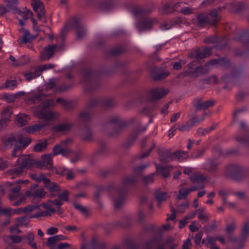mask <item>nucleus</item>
Masks as SVG:
<instances>
[{"mask_svg": "<svg viewBox=\"0 0 249 249\" xmlns=\"http://www.w3.org/2000/svg\"><path fill=\"white\" fill-rule=\"evenodd\" d=\"M108 124H113L115 126L118 127L117 130L114 132L115 134L120 133L123 127H126L128 124L126 121L122 120V118L118 116H115L112 118L108 122Z\"/></svg>", "mask_w": 249, "mask_h": 249, "instance_id": "14", "label": "nucleus"}, {"mask_svg": "<svg viewBox=\"0 0 249 249\" xmlns=\"http://www.w3.org/2000/svg\"><path fill=\"white\" fill-rule=\"evenodd\" d=\"M212 53V48L206 47L203 51L201 50L199 48L196 49L194 52L189 53V56L192 58H196V59H201L210 56Z\"/></svg>", "mask_w": 249, "mask_h": 249, "instance_id": "10", "label": "nucleus"}, {"mask_svg": "<svg viewBox=\"0 0 249 249\" xmlns=\"http://www.w3.org/2000/svg\"><path fill=\"white\" fill-rule=\"evenodd\" d=\"M156 168V172L160 174L164 178H167L170 176V167H166L164 166H159L157 163H155Z\"/></svg>", "mask_w": 249, "mask_h": 249, "instance_id": "26", "label": "nucleus"}, {"mask_svg": "<svg viewBox=\"0 0 249 249\" xmlns=\"http://www.w3.org/2000/svg\"><path fill=\"white\" fill-rule=\"evenodd\" d=\"M16 221L18 222V223L15 224L16 227L21 226L22 225L27 226L29 222V220L27 219L26 216L18 217L17 218Z\"/></svg>", "mask_w": 249, "mask_h": 249, "instance_id": "53", "label": "nucleus"}, {"mask_svg": "<svg viewBox=\"0 0 249 249\" xmlns=\"http://www.w3.org/2000/svg\"><path fill=\"white\" fill-rule=\"evenodd\" d=\"M23 238L27 239L28 240V245H30L33 249H37L36 243L34 242V240L35 239V234L33 232H28L26 236L23 237Z\"/></svg>", "mask_w": 249, "mask_h": 249, "instance_id": "35", "label": "nucleus"}, {"mask_svg": "<svg viewBox=\"0 0 249 249\" xmlns=\"http://www.w3.org/2000/svg\"><path fill=\"white\" fill-rule=\"evenodd\" d=\"M218 64L223 67L228 68L230 66V61L225 57H222L218 59Z\"/></svg>", "mask_w": 249, "mask_h": 249, "instance_id": "59", "label": "nucleus"}, {"mask_svg": "<svg viewBox=\"0 0 249 249\" xmlns=\"http://www.w3.org/2000/svg\"><path fill=\"white\" fill-rule=\"evenodd\" d=\"M157 175V173H154L147 176H143L142 175V182L145 185H147L149 184L152 183L154 181V178Z\"/></svg>", "mask_w": 249, "mask_h": 249, "instance_id": "37", "label": "nucleus"}, {"mask_svg": "<svg viewBox=\"0 0 249 249\" xmlns=\"http://www.w3.org/2000/svg\"><path fill=\"white\" fill-rule=\"evenodd\" d=\"M168 92V89L165 90L162 88L154 89L148 92L147 99L151 101L159 100L165 96Z\"/></svg>", "mask_w": 249, "mask_h": 249, "instance_id": "9", "label": "nucleus"}, {"mask_svg": "<svg viewBox=\"0 0 249 249\" xmlns=\"http://www.w3.org/2000/svg\"><path fill=\"white\" fill-rule=\"evenodd\" d=\"M2 99L5 100L7 103H13L16 99L15 95L5 93L2 95Z\"/></svg>", "mask_w": 249, "mask_h": 249, "instance_id": "61", "label": "nucleus"}, {"mask_svg": "<svg viewBox=\"0 0 249 249\" xmlns=\"http://www.w3.org/2000/svg\"><path fill=\"white\" fill-rule=\"evenodd\" d=\"M146 130V127L141 129L140 127L135 129L130 134L127 140L124 143V146L129 147L132 145L134 142L137 140L138 135L142 131Z\"/></svg>", "mask_w": 249, "mask_h": 249, "instance_id": "13", "label": "nucleus"}, {"mask_svg": "<svg viewBox=\"0 0 249 249\" xmlns=\"http://www.w3.org/2000/svg\"><path fill=\"white\" fill-rule=\"evenodd\" d=\"M189 194L188 190L186 188L183 187L178 191V194L177 196L176 199L179 200L185 199Z\"/></svg>", "mask_w": 249, "mask_h": 249, "instance_id": "48", "label": "nucleus"}, {"mask_svg": "<svg viewBox=\"0 0 249 249\" xmlns=\"http://www.w3.org/2000/svg\"><path fill=\"white\" fill-rule=\"evenodd\" d=\"M234 40L241 42L245 48L249 51V33L248 31H243Z\"/></svg>", "mask_w": 249, "mask_h": 249, "instance_id": "18", "label": "nucleus"}, {"mask_svg": "<svg viewBox=\"0 0 249 249\" xmlns=\"http://www.w3.org/2000/svg\"><path fill=\"white\" fill-rule=\"evenodd\" d=\"M174 241V240L172 237H169L165 242L162 244V245H164V249L166 246H168L170 248V249H175L178 245L173 243Z\"/></svg>", "mask_w": 249, "mask_h": 249, "instance_id": "49", "label": "nucleus"}, {"mask_svg": "<svg viewBox=\"0 0 249 249\" xmlns=\"http://www.w3.org/2000/svg\"><path fill=\"white\" fill-rule=\"evenodd\" d=\"M73 205L75 209L80 211L85 217H88L90 213V210L89 208L83 207L79 204L75 202L73 203Z\"/></svg>", "mask_w": 249, "mask_h": 249, "instance_id": "28", "label": "nucleus"}, {"mask_svg": "<svg viewBox=\"0 0 249 249\" xmlns=\"http://www.w3.org/2000/svg\"><path fill=\"white\" fill-rule=\"evenodd\" d=\"M56 47L55 45L46 47L40 56V59L42 60L50 59L53 56Z\"/></svg>", "mask_w": 249, "mask_h": 249, "instance_id": "17", "label": "nucleus"}, {"mask_svg": "<svg viewBox=\"0 0 249 249\" xmlns=\"http://www.w3.org/2000/svg\"><path fill=\"white\" fill-rule=\"evenodd\" d=\"M45 192L43 189H39L36 190L33 193L32 196L34 198L36 197H39L41 198L45 196Z\"/></svg>", "mask_w": 249, "mask_h": 249, "instance_id": "63", "label": "nucleus"}, {"mask_svg": "<svg viewBox=\"0 0 249 249\" xmlns=\"http://www.w3.org/2000/svg\"><path fill=\"white\" fill-rule=\"evenodd\" d=\"M149 164L142 165L134 168L135 175L126 177L123 179V182L118 190L122 193H125L130 185L134 184L137 181V178L142 176V172L146 168Z\"/></svg>", "mask_w": 249, "mask_h": 249, "instance_id": "2", "label": "nucleus"}, {"mask_svg": "<svg viewBox=\"0 0 249 249\" xmlns=\"http://www.w3.org/2000/svg\"><path fill=\"white\" fill-rule=\"evenodd\" d=\"M48 145V142L47 140L43 141H39L34 147V151L36 152H40L46 149Z\"/></svg>", "mask_w": 249, "mask_h": 249, "instance_id": "33", "label": "nucleus"}, {"mask_svg": "<svg viewBox=\"0 0 249 249\" xmlns=\"http://www.w3.org/2000/svg\"><path fill=\"white\" fill-rule=\"evenodd\" d=\"M31 39L30 37V34L29 31L28 30H25V33L24 34L23 36L22 37V38L20 39V43L26 44Z\"/></svg>", "mask_w": 249, "mask_h": 249, "instance_id": "62", "label": "nucleus"}, {"mask_svg": "<svg viewBox=\"0 0 249 249\" xmlns=\"http://www.w3.org/2000/svg\"><path fill=\"white\" fill-rule=\"evenodd\" d=\"M17 140L18 142H15V147L12 153V156L15 157L21 155V149L27 146L32 141L31 138H24L22 135H19Z\"/></svg>", "mask_w": 249, "mask_h": 249, "instance_id": "8", "label": "nucleus"}, {"mask_svg": "<svg viewBox=\"0 0 249 249\" xmlns=\"http://www.w3.org/2000/svg\"><path fill=\"white\" fill-rule=\"evenodd\" d=\"M48 123L35 124L25 127V129L27 133L32 134L37 131L42 129L45 126L48 125Z\"/></svg>", "mask_w": 249, "mask_h": 249, "instance_id": "22", "label": "nucleus"}, {"mask_svg": "<svg viewBox=\"0 0 249 249\" xmlns=\"http://www.w3.org/2000/svg\"><path fill=\"white\" fill-rule=\"evenodd\" d=\"M204 82H205L207 84H215L218 83V79L215 75H213L207 78H205L203 80H200L199 81V82H201L202 83Z\"/></svg>", "mask_w": 249, "mask_h": 249, "instance_id": "52", "label": "nucleus"}, {"mask_svg": "<svg viewBox=\"0 0 249 249\" xmlns=\"http://www.w3.org/2000/svg\"><path fill=\"white\" fill-rule=\"evenodd\" d=\"M35 115L39 119L47 120H51L54 117V112H47L43 110L36 111Z\"/></svg>", "mask_w": 249, "mask_h": 249, "instance_id": "21", "label": "nucleus"}, {"mask_svg": "<svg viewBox=\"0 0 249 249\" xmlns=\"http://www.w3.org/2000/svg\"><path fill=\"white\" fill-rule=\"evenodd\" d=\"M118 194L119 196V197L114 200V207L116 209H119L122 207L125 194V193L123 194L120 192V190L118 189Z\"/></svg>", "mask_w": 249, "mask_h": 249, "instance_id": "32", "label": "nucleus"}, {"mask_svg": "<svg viewBox=\"0 0 249 249\" xmlns=\"http://www.w3.org/2000/svg\"><path fill=\"white\" fill-rule=\"evenodd\" d=\"M40 75L39 72H38L37 69L36 68L34 72L25 73L24 77L27 81H30L33 78H36Z\"/></svg>", "mask_w": 249, "mask_h": 249, "instance_id": "56", "label": "nucleus"}, {"mask_svg": "<svg viewBox=\"0 0 249 249\" xmlns=\"http://www.w3.org/2000/svg\"><path fill=\"white\" fill-rule=\"evenodd\" d=\"M102 104L105 108L108 109L113 107L115 105L116 102L113 99L107 98L104 100Z\"/></svg>", "mask_w": 249, "mask_h": 249, "instance_id": "45", "label": "nucleus"}, {"mask_svg": "<svg viewBox=\"0 0 249 249\" xmlns=\"http://www.w3.org/2000/svg\"><path fill=\"white\" fill-rule=\"evenodd\" d=\"M70 194V192L68 190L64 191L62 193L59 194L58 195V198L64 201H68L69 200V195Z\"/></svg>", "mask_w": 249, "mask_h": 249, "instance_id": "64", "label": "nucleus"}, {"mask_svg": "<svg viewBox=\"0 0 249 249\" xmlns=\"http://www.w3.org/2000/svg\"><path fill=\"white\" fill-rule=\"evenodd\" d=\"M160 161L162 163H167L169 160H174L173 153L169 150L159 152Z\"/></svg>", "mask_w": 249, "mask_h": 249, "instance_id": "20", "label": "nucleus"}, {"mask_svg": "<svg viewBox=\"0 0 249 249\" xmlns=\"http://www.w3.org/2000/svg\"><path fill=\"white\" fill-rule=\"evenodd\" d=\"M124 51V48L121 46H117L107 52L108 56H117L122 53Z\"/></svg>", "mask_w": 249, "mask_h": 249, "instance_id": "31", "label": "nucleus"}, {"mask_svg": "<svg viewBox=\"0 0 249 249\" xmlns=\"http://www.w3.org/2000/svg\"><path fill=\"white\" fill-rule=\"evenodd\" d=\"M158 23L156 18H142L137 21L136 27L140 31H145L152 29L153 26Z\"/></svg>", "mask_w": 249, "mask_h": 249, "instance_id": "7", "label": "nucleus"}, {"mask_svg": "<svg viewBox=\"0 0 249 249\" xmlns=\"http://www.w3.org/2000/svg\"><path fill=\"white\" fill-rule=\"evenodd\" d=\"M57 103L61 104V106L67 110H70L72 108V105L70 102L62 98H58L56 99Z\"/></svg>", "mask_w": 249, "mask_h": 249, "instance_id": "38", "label": "nucleus"}, {"mask_svg": "<svg viewBox=\"0 0 249 249\" xmlns=\"http://www.w3.org/2000/svg\"><path fill=\"white\" fill-rule=\"evenodd\" d=\"M155 8V4L151 3L150 6L147 8L142 6H136L133 8V12L136 16L143 14H150Z\"/></svg>", "mask_w": 249, "mask_h": 249, "instance_id": "16", "label": "nucleus"}, {"mask_svg": "<svg viewBox=\"0 0 249 249\" xmlns=\"http://www.w3.org/2000/svg\"><path fill=\"white\" fill-rule=\"evenodd\" d=\"M174 160H183L188 158V154L187 152L182 150H177L173 152Z\"/></svg>", "mask_w": 249, "mask_h": 249, "instance_id": "34", "label": "nucleus"}, {"mask_svg": "<svg viewBox=\"0 0 249 249\" xmlns=\"http://www.w3.org/2000/svg\"><path fill=\"white\" fill-rule=\"evenodd\" d=\"M28 116L25 114H19L16 116V123L18 126H23L27 124Z\"/></svg>", "mask_w": 249, "mask_h": 249, "instance_id": "24", "label": "nucleus"}, {"mask_svg": "<svg viewBox=\"0 0 249 249\" xmlns=\"http://www.w3.org/2000/svg\"><path fill=\"white\" fill-rule=\"evenodd\" d=\"M18 3V0H10V1L7 4V6L8 8L14 10L15 12H17L19 9L17 7Z\"/></svg>", "mask_w": 249, "mask_h": 249, "instance_id": "57", "label": "nucleus"}, {"mask_svg": "<svg viewBox=\"0 0 249 249\" xmlns=\"http://www.w3.org/2000/svg\"><path fill=\"white\" fill-rule=\"evenodd\" d=\"M234 139L239 143L244 144L249 148V136L244 137L235 136Z\"/></svg>", "mask_w": 249, "mask_h": 249, "instance_id": "46", "label": "nucleus"}, {"mask_svg": "<svg viewBox=\"0 0 249 249\" xmlns=\"http://www.w3.org/2000/svg\"><path fill=\"white\" fill-rule=\"evenodd\" d=\"M80 119L83 122H89L92 119V115L90 113L87 111H83L79 114Z\"/></svg>", "mask_w": 249, "mask_h": 249, "instance_id": "41", "label": "nucleus"}, {"mask_svg": "<svg viewBox=\"0 0 249 249\" xmlns=\"http://www.w3.org/2000/svg\"><path fill=\"white\" fill-rule=\"evenodd\" d=\"M45 99V95L42 93H37L29 98V101L33 104L38 103Z\"/></svg>", "mask_w": 249, "mask_h": 249, "instance_id": "39", "label": "nucleus"}, {"mask_svg": "<svg viewBox=\"0 0 249 249\" xmlns=\"http://www.w3.org/2000/svg\"><path fill=\"white\" fill-rule=\"evenodd\" d=\"M244 168L238 165H230L227 168L226 175L232 180L239 181L244 178Z\"/></svg>", "mask_w": 249, "mask_h": 249, "instance_id": "6", "label": "nucleus"}, {"mask_svg": "<svg viewBox=\"0 0 249 249\" xmlns=\"http://www.w3.org/2000/svg\"><path fill=\"white\" fill-rule=\"evenodd\" d=\"M190 179L191 181L193 183H202L203 181L206 179V178L202 175H195L193 176L190 177Z\"/></svg>", "mask_w": 249, "mask_h": 249, "instance_id": "51", "label": "nucleus"}, {"mask_svg": "<svg viewBox=\"0 0 249 249\" xmlns=\"http://www.w3.org/2000/svg\"><path fill=\"white\" fill-rule=\"evenodd\" d=\"M145 249H164L160 238L154 237L145 243Z\"/></svg>", "mask_w": 249, "mask_h": 249, "instance_id": "12", "label": "nucleus"}, {"mask_svg": "<svg viewBox=\"0 0 249 249\" xmlns=\"http://www.w3.org/2000/svg\"><path fill=\"white\" fill-rule=\"evenodd\" d=\"M69 142H71L70 139H66L64 141H62L60 144H56L53 149V155L56 156L61 154V153H59V151H62L63 147L65 146Z\"/></svg>", "mask_w": 249, "mask_h": 249, "instance_id": "29", "label": "nucleus"}, {"mask_svg": "<svg viewBox=\"0 0 249 249\" xmlns=\"http://www.w3.org/2000/svg\"><path fill=\"white\" fill-rule=\"evenodd\" d=\"M154 198L158 201V207H161V203L166 201L168 194L165 192H161L160 190H156L154 193Z\"/></svg>", "mask_w": 249, "mask_h": 249, "instance_id": "19", "label": "nucleus"}, {"mask_svg": "<svg viewBox=\"0 0 249 249\" xmlns=\"http://www.w3.org/2000/svg\"><path fill=\"white\" fill-rule=\"evenodd\" d=\"M197 24L201 27H204L209 24L216 27L220 20V17L217 13V10L213 9L210 13H200L197 15Z\"/></svg>", "mask_w": 249, "mask_h": 249, "instance_id": "3", "label": "nucleus"}, {"mask_svg": "<svg viewBox=\"0 0 249 249\" xmlns=\"http://www.w3.org/2000/svg\"><path fill=\"white\" fill-rule=\"evenodd\" d=\"M125 245L127 249H142L140 244L129 239H127L125 241Z\"/></svg>", "mask_w": 249, "mask_h": 249, "instance_id": "42", "label": "nucleus"}, {"mask_svg": "<svg viewBox=\"0 0 249 249\" xmlns=\"http://www.w3.org/2000/svg\"><path fill=\"white\" fill-rule=\"evenodd\" d=\"M219 165L218 162L213 160H210L208 163V170L211 172L216 170Z\"/></svg>", "mask_w": 249, "mask_h": 249, "instance_id": "58", "label": "nucleus"}, {"mask_svg": "<svg viewBox=\"0 0 249 249\" xmlns=\"http://www.w3.org/2000/svg\"><path fill=\"white\" fill-rule=\"evenodd\" d=\"M21 160V164L20 166L18 168H14L12 170H9L8 173L11 175H18L23 171V169L26 168H30L34 165L35 163V160L30 157V156H25L21 159H18L15 164L16 166L18 164L19 161Z\"/></svg>", "mask_w": 249, "mask_h": 249, "instance_id": "5", "label": "nucleus"}, {"mask_svg": "<svg viewBox=\"0 0 249 249\" xmlns=\"http://www.w3.org/2000/svg\"><path fill=\"white\" fill-rule=\"evenodd\" d=\"M43 162L45 165V169H50L53 167V160L51 155L45 154L42 157Z\"/></svg>", "mask_w": 249, "mask_h": 249, "instance_id": "36", "label": "nucleus"}, {"mask_svg": "<svg viewBox=\"0 0 249 249\" xmlns=\"http://www.w3.org/2000/svg\"><path fill=\"white\" fill-rule=\"evenodd\" d=\"M16 138L13 135L9 137H5L2 138V141L6 146H11L13 145L14 142L16 141Z\"/></svg>", "mask_w": 249, "mask_h": 249, "instance_id": "54", "label": "nucleus"}, {"mask_svg": "<svg viewBox=\"0 0 249 249\" xmlns=\"http://www.w3.org/2000/svg\"><path fill=\"white\" fill-rule=\"evenodd\" d=\"M72 126L71 123H62L54 126L53 130L56 133L63 132L70 130Z\"/></svg>", "mask_w": 249, "mask_h": 249, "instance_id": "23", "label": "nucleus"}, {"mask_svg": "<svg viewBox=\"0 0 249 249\" xmlns=\"http://www.w3.org/2000/svg\"><path fill=\"white\" fill-rule=\"evenodd\" d=\"M228 39L226 37L218 38V42L216 43L215 47L218 49L222 50L227 46Z\"/></svg>", "mask_w": 249, "mask_h": 249, "instance_id": "44", "label": "nucleus"}, {"mask_svg": "<svg viewBox=\"0 0 249 249\" xmlns=\"http://www.w3.org/2000/svg\"><path fill=\"white\" fill-rule=\"evenodd\" d=\"M73 27L76 30V38L78 40L82 39L86 34V31L80 24L79 20L77 18H74Z\"/></svg>", "mask_w": 249, "mask_h": 249, "instance_id": "15", "label": "nucleus"}, {"mask_svg": "<svg viewBox=\"0 0 249 249\" xmlns=\"http://www.w3.org/2000/svg\"><path fill=\"white\" fill-rule=\"evenodd\" d=\"M106 152V144L101 142L99 149L93 153V156H96L104 154Z\"/></svg>", "mask_w": 249, "mask_h": 249, "instance_id": "55", "label": "nucleus"}, {"mask_svg": "<svg viewBox=\"0 0 249 249\" xmlns=\"http://www.w3.org/2000/svg\"><path fill=\"white\" fill-rule=\"evenodd\" d=\"M197 61H193L189 63L180 75L184 76H189L191 78H196L206 74L209 72L208 69L202 66H197Z\"/></svg>", "mask_w": 249, "mask_h": 249, "instance_id": "4", "label": "nucleus"}, {"mask_svg": "<svg viewBox=\"0 0 249 249\" xmlns=\"http://www.w3.org/2000/svg\"><path fill=\"white\" fill-rule=\"evenodd\" d=\"M173 8L172 3H162L161 7L159 9V11L161 15H168L174 12Z\"/></svg>", "mask_w": 249, "mask_h": 249, "instance_id": "25", "label": "nucleus"}, {"mask_svg": "<svg viewBox=\"0 0 249 249\" xmlns=\"http://www.w3.org/2000/svg\"><path fill=\"white\" fill-rule=\"evenodd\" d=\"M249 236V221L244 222L241 231V238L243 242H245Z\"/></svg>", "mask_w": 249, "mask_h": 249, "instance_id": "27", "label": "nucleus"}, {"mask_svg": "<svg viewBox=\"0 0 249 249\" xmlns=\"http://www.w3.org/2000/svg\"><path fill=\"white\" fill-rule=\"evenodd\" d=\"M162 67L154 68L151 70V75L153 80L159 81L165 79L170 73L168 71H162Z\"/></svg>", "mask_w": 249, "mask_h": 249, "instance_id": "11", "label": "nucleus"}, {"mask_svg": "<svg viewBox=\"0 0 249 249\" xmlns=\"http://www.w3.org/2000/svg\"><path fill=\"white\" fill-rule=\"evenodd\" d=\"M93 133L91 130L88 127L86 128V132L83 136L82 139L85 142H90L93 140Z\"/></svg>", "mask_w": 249, "mask_h": 249, "instance_id": "43", "label": "nucleus"}, {"mask_svg": "<svg viewBox=\"0 0 249 249\" xmlns=\"http://www.w3.org/2000/svg\"><path fill=\"white\" fill-rule=\"evenodd\" d=\"M100 103V100L98 98H91L87 102L86 108L87 110H91L97 107Z\"/></svg>", "mask_w": 249, "mask_h": 249, "instance_id": "30", "label": "nucleus"}, {"mask_svg": "<svg viewBox=\"0 0 249 249\" xmlns=\"http://www.w3.org/2000/svg\"><path fill=\"white\" fill-rule=\"evenodd\" d=\"M196 112H194L193 113L190 114L189 115L190 116V120L189 121L191 122V124H190V126L193 127L196 123H199L200 121H202L204 118V116H203L202 118H201L200 120L196 117L195 116L196 115Z\"/></svg>", "mask_w": 249, "mask_h": 249, "instance_id": "50", "label": "nucleus"}, {"mask_svg": "<svg viewBox=\"0 0 249 249\" xmlns=\"http://www.w3.org/2000/svg\"><path fill=\"white\" fill-rule=\"evenodd\" d=\"M46 188L51 192H58L60 188L55 182H51Z\"/></svg>", "mask_w": 249, "mask_h": 249, "instance_id": "60", "label": "nucleus"}, {"mask_svg": "<svg viewBox=\"0 0 249 249\" xmlns=\"http://www.w3.org/2000/svg\"><path fill=\"white\" fill-rule=\"evenodd\" d=\"M82 81L86 85V89L89 91H93L98 89L100 86V82L97 74L92 70L85 68L82 71Z\"/></svg>", "mask_w": 249, "mask_h": 249, "instance_id": "1", "label": "nucleus"}, {"mask_svg": "<svg viewBox=\"0 0 249 249\" xmlns=\"http://www.w3.org/2000/svg\"><path fill=\"white\" fill-rule=\"evenodd\" d=\"M12 114V112L11 109L7 107L3 109L0 114L1 118L9 122L10 121V118Z\"/></svg>", "mask_w": 249, "mask_h": 249, "instance_id": "40", "label": "nucleus"}, {"mask_svg": "<svg viewBox=\"0 0 249 249\" xmlns=\"http://www.w3.org/2000/svg\"><path fill=\"white\" fill-rule=\"evenodd\" d=\"M16 13L21 16L24 20L28 19L33 15V12L29 9H27L25 11H21L20 9H18Z\"/></svg>", "mask_w": 249, "mask_h": 249, "instance_id": "47", "label": "nucleus"}]
</instances>
